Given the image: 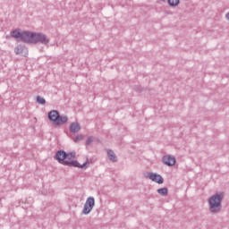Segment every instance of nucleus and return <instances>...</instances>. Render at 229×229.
Instances as JSON below:
<instances>
[{
    "label": "nucleus",
    "mask_w": 229,
    "mask_h": 229,
    "mask_svg": "<svg viewBox=\"0 0 229 229\" xmlns=\"http://www.w3.org/2000/svg\"><path fill=\"white\" fill-rule=\"evenodd\" d=\"M30 31H21L20 29H16L11 32L13 38H17L18 42H25L28 44Z\"/></svg>",
    "instance_id": "nucleus-4"
},
{
    "label": "nucleus",
    "mask_w": 229,
    "mask_h": 229,
    "mask_svg": "<svg viewBox=\"0 0 229 229\" xmlns=\"http://www.w3.org/2000/svg\"><path fill=\"white\" fill-rule=\"evenodd\" d=\"M75 157H76L75 152H71L68 154L66 153L65 160H67L68 162H77L76 160H74Z\"/></svg>",
    "instance_id": "nucleus-13"
},
{
    "label": "nucleus",
    "mask_w": 229,
    "mask_h": 229,
    "mask_svg": "<svg viewBox=\"0 0 229 229\" xmlns=\"http://www.w3.org/2000/svg\"><path fill=\"white\" fill-rule=\"evenodd\" d=\"M83 139L82 135H77L74 139V142H78V140H81Z\"/></svg>",
    "instance_id": "nucleus-18"
},
{
    "label": "nucleus",
    "mask_w": 229,
    "mask_h": 229,
    "mask_svg": "<svg viewBox=\"0 0 229 229\" xmlns=\"http://www.w3.org/2000/svg\"><path fill=\"white\" fill-rule=\"evenodd\" d=\"M147 178H148V180H151V182H155V183H158L159 185H162V183H164V177H162V175L158 174L149 172L147 174Z\"/></svg>",
    "instance_id": "nucleus-6"
},
{
    "label": "nucleus",
    "mask_w": 229,
    "mask_h": 229,
    "mask_svg": "<svg viewBox=\"0 0 229 229\" xmlns=\"http://www.w3.org/2000/svg\"><path fill=\"white\" fill-rule=\"evenodd\" d=\"M168 4L170 6H178L180 4V0H168Z\"/></svg>",
    "instance_id": "nucleus-16"
},
{
    "label": "nucleus",
    "mask_w": 229,
    "mask_h": 229,
    "mask_svg": "<svg viewBox=\"0 0 229 229\" xmlns=\"http://www.w3.org/2000/svg\"><path fill=\"white\" fill-rule=\"evenodd\" d=\"M27 44H42L43 46H49V38L44 33L30 32L27 39Z\"/></svg>",
    "instance_id": "nucleus-3"
},
{
    "label": "nucleus",
    "mask_w": 229,
    "mask_h": 229,
    "mask_svg": "<svg viewBox=\"0 0 229 229\" xmlns=\"http://www.w3.org/2000/svg\"><path fill=\"white\" fill-rule=\"evenodd\" d=\"M225 19H226L227 21H229V13H227L225 14Z\"/></svg>",
    "instance_id": "nucleus-19"
},
{
    "label": "nucleus",
    "mask_w": 229,
    "mask_h": 229,
    "mask_svg": "<svg viewBox=\"0 0 229 229\" xmlns=\"http://www.w3.org/2000/svg\"><path fill=\"white\" fill-rule=\"evenodd\" d=\"M60 113L57 110H52L48 113V119L56 124V121H58V116Z\"/></svg>",
    "instance_id": "nucleus-9"
},
{
    "label": "nucleus",
    "mask_w": 229,
    "mask_h": 229,
    "mask_svg": "<svg viewBox=\"0 0 229 229\" xmlns=\"http://www.w3.org/2000/svg\"><path fill=\"white\" fill-rule=\"evenodd\" d=\"M107 157L111 162H117V156L112 149H107Z\"/></svg>",
    "instance_id": "nucleus-12"
},
{
    "label": "nucleus",
    "mask_w": 229,
    "mask_h": 229,
    "mask_svg": "<svg viewBox=\"0 0 229 229\" xmlns=\"http://www.w3.org/2000/svg\"><path fill=\"white\" fill-rule=\"evenodd\" d=\"M163 164L165 165H168L169 167H173L174 164H176V158L173 156H164L162 158Z\"/></svg>",
    "instance_id": "nucleus-7"
},
{
    "label": "nucleus",
    "mask_w": 229,
    "mask_h": 229,
    "mask_svg": "<svg viewBox=\"0 0 229 229\" xmlns=\"http://www.w3.org/2000/svg\"><path fill=\"white\" fill-rule=\"evenodd\" d=\"M81 130V126L78 123H72L70 125V131L72 133H78Z\"/></svg>",
    "instance_id": "nucleus-10"
},
{
    "label": "nucleus",
    "mask_w": 229,
    "mask_h": 229,
    "mask_svg": "<svg viewBox=\"0 0 229 229\" xmlns=\"http://www.w3.org/2000/svg\"><path fill=\"white\" fill-rule=\"evenodd\" d=\"M157 192L160 194V196H167L168 190L167 188H160L157 190Z\"/></svg>",
    "instance_id": "nucleus-14"
},
{
    "label": "nucleus",
    "mask_w": 229,
    "mask_h": 229,
    "mask_svg": "<svg viewBox=\"0 0 229 229\" xmlns=\"http://www.w3.org/2000/svg\"><path fill=\"white\" fill-rule=\"evenodd\" d=\"M36 101L37 103H38L39 105H46V98L40 97V96H38L36 98Z\"/></svg>",
    "instance_id": "nucleus-15"
},
{
    "label": "nucleus",
    "mask_w": 229,
    "mask_h": 229,
    "mask_svg": "<svg viewBox=\"0 0 229 229\" xmlns=\"http://www.w3.org/2000/svg\"><path fill=\"white\" fill-rule=\"evenodd\" d=\"M15 55H21V56H26L28 55V48L22 45H19L14 48Z\"/></svg>",
    "instance_id": "nucleus-8"
},
{
    "label": "nucleus",
    "mask_w": 229,
    "mask_h": 229,
    "mask_svg": "<svg viewBox=\"0 0 229 229\" xmlns=\"http://www.w3.org/2000/svg\"><path fill=\"white\" fill-rule=\"evenodd\" d=\"M223 194L216 193L208 198V209L211 214H219L223 209Z\"/></svg>",
    "instance_id": "nucleus-1"
},
{
    "label": "nucleus",
    "mask_w": 229,
    "mask_h": 229,
    "mask_svg": "<svg viewBox=\"0 0 229 229\" xmlns=\"http://www.w3.org/2000/svg\"><path fill=\"white\" fill-rule=\"evenodd\" d=\"M69 121V118L65 115H60L57 118V121L55 122L56 126H60V124H65Z\"/></svg>",
    "instance_id": "nucleus-11"
},
{
    "label": "nucleus",
    "mask_w": 229,
    "mask_h": 229,
    "mask_svg": "<svg viewBox=\"0 0 229 229\" xmlns=\"http://www.w3.org/2000/svg\"><path fill=\"white\" fill-rule=\"evenodd\" d=\"M95 205L96 199L94 197H89L84 204L82 214H84V216H89V213L92 212V208H94Z\"/></svg>",
    "instance_id": "nucleus-5"
},
{
    "label": "nucleus",
    "mask_w": 229,
    "mask_h": 229,
    "mask_svg": "<svg viewBox=\"0 0 229 229\" xmlns=\"http://www.w3.org/2000/svg\"><path fill=\"white\" fill-rule=\"evenodd\" d=\"M67 157V152L64 150H58L55 154V159L59 164L63 165H68V167H79V169H83L87 166V163L80 164L78 161H68L65 160Z\"/></svg>",
    "instance_id": "nucleus-2"
},
{
    "label": "nucleus",
    "mask_w": 229,
    "mask_h": 229,
    "mask_svg": "<svg viewBox=\"0 0 229 229\" xmlns=\"http://www.w3.org/2000/svg\"><path fill=\"white\" fill-rule=\"evenodd\" d=\"M91 142H94V137L89 136V137H88V139L86 140V146H90Z\"/></svg>",
    "instance_id": "nucleus-17"
}]
</instances>
